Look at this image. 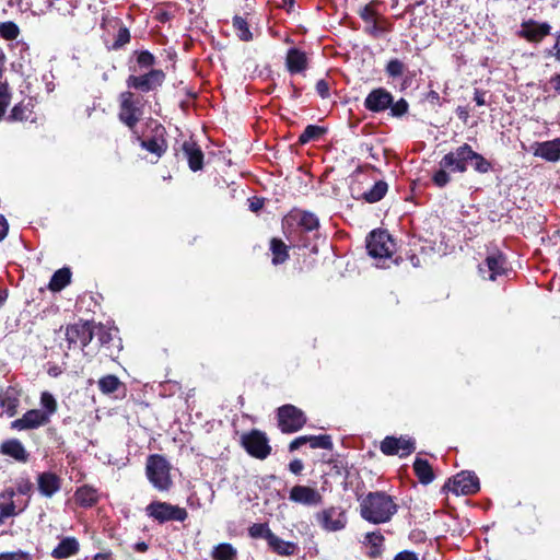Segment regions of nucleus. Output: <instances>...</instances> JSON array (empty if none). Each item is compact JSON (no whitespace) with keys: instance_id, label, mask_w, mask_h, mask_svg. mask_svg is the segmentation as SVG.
<instances>
[{"instance_id":"52","label":"nucleus","mask_w":560,"mask_h":560,"mask_svg":"<svg viewBox=\"0 0 560 560\" xmlns=\"http://www.w3.org/2000/svg\"><path fill=\"white\" fill-rule=\"evenodd\" d=\"M316 92L322 98H328L330 96L329 83L325 79H320L315 85Z\"/></svg>"},{"instance_id":"53","label":"nucleus","mask_w":560,"mask_h":560,"mask_svg":"<svg viewBox=\"0 0 560 560\" xmlns=\"http://www.w3.org/2000/svg\"><path fill=\"white\" fill-rule=\"evenodd\" d=\"M376 15V11L370 5L366 4L361 11H360V18L364 22H370L374 20V16Z\"/></svg>"},{"instance_id":"55","label":"nucleus","mask_w":560,"mask_h":560,"mask_svg":"<svg viewBox=\"0 0 560 560\" xmlns=\"http://www.w3.org/2000/svg\"><path fill=\"white\" fill-rule=\"evenodd\" d=\"M555 44L549 54L552 55L556 60L560 61V31L555 33Z\"/></svg>"},{"instance_id":"15","label":"nucleus","mask_w":560,"mask_h":560,"mask_svg":"<svg viewBox=\"0 0 560 560\" xmlns=\"http://www.w3.org/2000/svg\"><path fill=\"white\" fill-rule=\"evenodd\" d=\"M380 450L386 456L407 457L416 451V442L411 438L388 435L381 442Z\"/></svg>"},{"instance_id":"39","label":"nucleus","mask_w":560,"mask_h":560,"mask_svg":"<svg viewBox=\"0 0 560 560\" xmlns=\"http://www.w3.org/2000/svg\"><path fill=\"white\" fill-rule=\"evenodd\" d=\"M233 28L236 33V36L242 42H250L253 40L254 36L253 33L249 30V24L246 21L245 18L235 15L232 21Z\"/></svg>"},{"instance_id":"49","label":"nucleus","mask_w":560,"mask_h":560,"mask_svg":"<svg viewBox=\"0 0 560 560\" xmlns=\"http://www.w3.org/2000/svg\"><path fill=\"white\" fill-rule=\"evenodd\" d=\"M405 69V63L397 58L390 59L385 66L386 74L393 79L401 77Z\"/></svg>"},{"instance_id":"47","label":"nucleus","mask_w":560,"mask_h":560,"mask_svg":"<svg viewBox=\"0 0 560 560\" xmlns=\"http://www.w3.org/2000/svg\"><path fill=\"white\" fill-rule=\"evenodd\" d=\"M40 405L43 407L42 412H46L48 419L50 420V417L57 412L58 404L56 398L52 394L49 392H43L40 394Z\"/></svg>"},{"instance_id":"48","label":"nucleus","mask_w":560,"mask_h":560,"mask_svg":"<svg viewBox=\"0 0 560 560\" xmlns=\"http://www.w3.org/2000/svg\"><path fill=\"white\" fill-rule=\"evenodd\" d=\"M11 102L10 86L7 81L0 84V121L4 118L7 108Z\"/></svg>"},{"instance_id":"6","label":"nucleus","mask_w":560,"mask_h":560,"mask_svg":"<svg viewBox=\"0 0 560 560\" xmlns=\"http://www.w3.org/2000/svg\"><path fill=\"white\" fill-rule=\"evenodd\" d=\"M118 119L130 130H135L143 116L144 100L132 91H124L119 94Z\"/></svg>"},{"instance_id":"20","label":"nucleus","mask_w":560,"mask_h":560,"mask_svg":"<svg viewBox=\"0 0 560 560\" xmlns=\"http://www.w3.org/2000/svg\"><path fill=\"white\" fill-rule=\"evenodd\" d=\"M49 423L46 412L40 409H30L21 418L11 422V429L23 431L34 430Z\"/></svg>"},{"instance_id":"30","label":"nucleus","mask_w":560,"mask_h":560,"mask_svg":"<svg viewBox=\"0 0 560 560\" xmlns=\"http://www.w3.org/2000/svg\"><path fill=\"white\" fill-rule=\"evenodd\" d=\"M20 405V390L14 386H9L0 394V407L8 417H14Z\"/></svg>"},{"instance_id":"61","label":"nucleus","mask_w":560,"mask_h":560,"mask_svg":"<svg viewBox=\"0 0 560 560\" xmlns=\"http://www.w3.org/2000/svg\"><path fill=\"white\" fill-rule=\"evenodd\" d=\"M8 231H9L8 221L2 214H0V241H2L7 236Z\"/></svg>"},{"instance_id":"64","label":"nucleus","mask_w":560,"mask_h":560,"mask_svg":"<svg viewBox=\"0 0 560 560\" xmlns=\"http://www.w3.org/2000/svg\"><path fill=\"white\" fill-rule=\"evenodd\" d=\"M550 83L552 84L555 91L560 94V72L556 73L551 79Z\"/></svg>"},{"instance_id":"13","label":"nucleus","mask_w":560,"mask_h":560,"mask_svg":"<svg viewBox=\"0 0 560 560\" xmlns=\"http://www.w3.org/2000/svg\"><path fill=\"white\" fill-rule=\"evenodd\" d=\"M456 495H471L480 490V482L477 475L472 471H460L443 487Z\"/></svg>"},{"instance_id":"5","label":"nucleus","mask_w":560,"mask_h":560,"mask_svg":"<svg viewBox=\"0 0 560 560\" xmlns=\"http://www.w3.org/2000/svg\"><path fill=\"white\" fill-rule=\"evenodd\" d=\"M364 108L371 113H383L389 109L393 118H402L409 112V103L400 97L394 102L393 94L385 88L373 89L364 98Z\"/></svg>"},{"instance_id":"35","label":"nucleus","mask_w":560,"mask_h":560,"mask_svg":"<svg viewBox=\"0 0 560 560\" xmlns=\"http://www.w3.org/2000/svg\"><path fill=\"white\" fill-rule=\"evenodd\" d=\"M416 477L421 485H429L434 480L432 466L427 459L417 457L412 465Z\"/></svg>"},{"instance_id":"58","label":"nucleus","mask_w":560,"mask_h":560,"mask_svg":"<svg viewBox=\"0 0 560 560\" xmlns=\"http://www.w3.org/2000/svg\"><path fill=\"white\" fill-rule=\"evenodd\" d=\"M303 469H304V465H303L302 460L299 458L291 460L289 464V470L294 475H300Z\"/></svg>"},{"instance_id":"54","label":"nucleus","mask_w":560,"mask_h":560,"mask_svg":"<svg viewBox=\"0 0 560 560\" xmlns=\"http://www.w3.org/2000/svg\"><path fill=\"white\" fill-rule=\"evenodd\" d=\"M425 101L431 104L432 106H441L442 105V102H441V96L440 94L434 91V90H430L427 94H425Z\"/></svg>"},{"instance_id":"7","label":"nucleus","mask_w":560,"mask_h":560,"mask_svg":"<svg viewBox=\"0 0 560 560\" xmlns=\"http://www.w3.org/2000/svg\"><path fill=\"white\" fill-rule=\"evenodd\" d=\"M145 476L159 491H168L173 485L171 465L161 454H151L147 458Z\"/></svg>"},{"instance_id":"10","label":"nucleus","mask_w":560,"mask_h":560,"mask_svg":"<svg viewBox=\"0 0 560 560\" xmlns=\"http://www.w3.org/2000/svg\"><path fill=\"white\" fill-rule=\"evenodd\" d=\"M145 513L149 517L164 524L167 522H185L188 517V512L185 508L171 504L165 501H152L145 506Z\"/></svg>"},{"instance_id":"32","label":"nucleus","mask_w":560,"mask_h":560,"mask_svg":"<svg viewBox=\"0 0 560 560\" xmlns=\"http://www.w3.org/2000/svg\"><path fill=\"white\" fill-rule=\"evenodd\" d=\"M290 247L291 246L285 244L280 237H271L269 241L271 264L273 266L285 264L290 258Z\"/></svg>"},{"instance_id":"59","label":"nucleus","mask_w":560,"mask_h":560,"mask_svg":"<svg viewBox=\"0 0 560 560\" xmlns=\"http://www.w3.org/2000/svg\"><path fill=\"white\" fill-rule=\"evenodd\" d=\"M262 207H264V199L257 198V197H253L249 199V209L253 212L259 211Z\"/></svg>"},{"instance_id":"51","label":"nucleus","mask_w":560,"mask_h":560,"mask_svg":"<svg viewBox=\"0 0 560 560\" xmlns=\"http://www.w3.org/2000/svg\"><path fill=\"white\" fill-rule=\"evenodd\" d=\"M15 494H23V495H30L33 491V483L30 479H21L16 483V489H14Z\"/></svg>"},{"instance_id":"24","label":"nucleus","mask_w":560,"mask_h":560,"mask_svg":"<svg viewBox=\"0 0 560 560\" xmlns=\"http://www.w3.org/2000/svg\"><path fill=\"white\" fill-rule=\"evenodd\" d=\"M182 151L187 160L188 166L192 172L203 168L205 154L200 145L192 139L186 140L182 144Z\"/></svg>"},{"instance_id":"19","label":"nucleus","mask_w":560,"mask_h":560,"mask_svg":"<svg viewBox=\"0 0 560 560\" xmlns=\"http://www.w3.org/2000/svg\"><path fill=\"white\" fill-rule=\"evenodd\" d=\"M136 138L140 142L142 149L154 154L156 158H161L167 151L166 129L161 124H158L153 128L152 137L142 139L136 133Z\"/></svg>"},{"instance_id":"27","label":"nucleus","mask_w":560,"mask_h":560,"mask_svg":"<svg viewBox=\"0 0 560 560\" xmlns=\"http://www.w3.org/2000/svg\"><path fill=\"white\" fill-rule=\"evenodd\" d=\"M285 67L291 74L304 72L308 68L306 52L296 47L290 48L285 56Z\"/></svg>"},{"instance_id":"36","label":"nucleus","mask_w":560,"mask_h":560,"mask_svg":"<svg viewBox=\"0 0 560 560\" xmlns=\"http://www.w3.org/2000/svg\"><path fill=\"white\" fill-rule=\"evenodd\" d=\"M71 270L68 267H63L54 272L48 283V289L52 292H59L63 290L71 282Z\"/></svg>"},{"instance_id":"34","label":"nucleus","mask_w":560,"mask_h":560,"mask_svg":"<svg viewBox=\"0 0 560 560\" xmlns=\"http://www.w3.org/2000/svg\"><path fill=\"white\" fill-rule=\"evenodd\" d=\"M365 544L369 546L370 550L368 552V557L370 559H377L383 553V545L385 541V537L380 530L370 532L365 534Z\"/></svg>"},{"instance_id":"62","label":"nucleus","mask_w":560,"mask_h":560,"mask_svg":"<svg viewBox=\"0 0 560 560\" xmlns=\"http://www.w3.org/2000/svg\"><path fill=\"white\" fill-rule=\"evenodd\" d=\"M456 115L463 122H466L469 117V110L465 106H458L456 108Z\"/></svg>"},{"instance_id":"50","label":"nucleus","mask_w":560,"mask_h":560,"mask_svg":"<svg viewBox=\"0 0 560 560\" xmlns=\"http://www.w3.org/2000/svg\"><path fill=\"white\" fill-rule=\"evenodd\" d=\"M31 553L16 550V551H5L0 553V560H32Z\"/></svg>"},{"instance_id":"26","label":"nucleus","mask_w":560,"mask_h":560,"mask_svg":"<svg viewBox=\"0 0 560 560\" xmlns=\"http://www.w3.org/2000/svg\"><path fill=\"white\" fill-rule=\"evenodd\" d=\"M0 454L13 458L18 463H27L30 453L18 439H8L0 444Z\"/></svg>"},{"instance_id":"57","label":"nucleus","mask_w":560,"mask_h":560,"mask_svg":"<svg viewBox=\"0 0 560 560\" xmlns=\"http://www.w3.org/2000/svg\"><path fill=\"white\" fill-rule=\"evenodd\" d=\"M307 443V435H301L292 440L289 444V450L291 452L300 448L302 445Z\"/></svg>"},{"instance_id":"56","label":"nucleus","mask_w":560,"mask_h":560,"mask_svg":"<svg viewBox=\"0 0 560 560\" xmlns=\"http://www.w3.org/2000/svg\"><path fill=\"white\" fill-rule=\"evenodd\" d=\"M394 560H419V558L413 551L402 550L394 557Z\"/></svg>"},{"instance_id":"3","label":"nucleus","mask_w":560,"mask_h":560,"mask_svg":"<svg viewBox=\"0 0 560 560\" xmlns=\"http://www.w3.org/2000/svg\"><path fill=\"white\" fill-rule=\"evenodd\" d=\"M136 66L129 67L132 71L126 79L128 91L135 90L141 94L156 92L164 83L166 74L162 69H155V56L149 50H136Z\"/></svg>"},{"instance_id":"45","label":"nucleus","mask_w":560,"mask_h":560,"mask_svg":"<svg viewBox=\"0 0 560 560\" xmlns=\"http://www.w3.org/2000/svg\"><path fill=\"white\" fill-rule=\"evenodd\" d=\"M307 443L312 448H324L331 451L334 447L332 440L329 434L307 435Z\"/></svg>"},{"instance_id":"16","label":"nucleus","mask_w":560,"mask_h":560,"mask_svg":"<svg viewBox=\"0 0 560 560\" xmlns=\"http://www.w3.org/2000/svg\"><path fill=\"white\" fill-rule=\"evenodd\" d=\"M550 34L551 25L548 22H539L533 19L523 21L521 23V30L516 32L520 38L532 44L541 43Z\"/></svg>"},{"instance_id":"14","label":"nucleus","mask_w":560,"mask_h":560,"mask_svg":"<svg viewBox=\"0 0 560 560\" xmlns=\"http://www.w3.org/2000/svg\"><path fill=\"white\" fill-rule=\"evenodd\" d=\"M506 256L499 249L489 254L483 264L479 265L478 270L482 279L495 281L499 276L508 272Z\"/></svg>"},{"instance_id":"11","label":"nucleus","mask_w":560,"mask_h":560,"mask_svg":"<svg viewBox=\"0 0 560 560\" xmlns=\"http://www.w3.org/2000/svg\"><path fill=\"white\" fill-rule=\"evenodd\" d=\"M241 445L248 455L260 460L266 459L272 451L267 434L258 429L242 434Z\"/></svg>"},{"instance_id":"4","label":"nucleus","mask_w":560,"mask_h":560,"mask_svg":"<svg viewBox=\"0 0 560 560\" xmlns=\"http://www.w3.org/2000/svg\"><path fill=\"white\" fill-rule=\"evenodd\" d=\"M358 501L360 516L374 525L390 522L399 508L395 498L383 490L370 491Z\"/></svg>"},{"instance_id":"42","label":"nucleus","mask_w":560,"mask_h":560,"mask_svg":"<svg viewBox=\"0 0 560 560\" xmlns=\"http://www.w3.org/2000/svg\"><path fill=\"white\" fill-rule=\"evenodd\" d=\"M21 34L19 25L13 21L0 23V37L4 40H15Z\"/></svg>"},{"instance_id":"28","label":"nucleus","mask_w":560,"mask_h":560,"mask_svg":"<svg viewBox=\"0 0 560 560\" xmlns=\"http://www.w3.org/2000/svg\"><path fill=\"white\" fill-rule=\"evenodd\" d=\"M77 505L89 509L96 505L101 499L98 489L91 485L78 487L73 494Z\"/></svg>"},{"instance_id":"17","label":"nucleus","mask_w":560,"mask_h":560,"mask_svg":"<svg viewBox=\"0 0 560 560\" xmlns=\"http://www.w3.org/2000/svg\"><path fill=\"white\" fill-rule=\"evenodd\" d=\"M317 524L326 532H338L346 527L347 516L340 506L322 510L315 516Z\"/></svg>"},{"instance_id":"43","label":"nucleus","mask_w":560,"mask_h":560,"mask_svg":"<svg viewBox=\"0 0 560 560\" xmlns=\"http://www.w3.org/2000/svg\"><path fill=\"white\" fill-rule=\"evenodd\" d=\"M272 534L268 523H254L248 527V535L254 539L262 538L268 541Z\"/></svg>"},{"instance_id":"38","label":"nucleus","mask_w":560,"mask_h":560,"mask_svg":"<svg viewBox=\"0 0 560 560\" xmlns=\"http://www.w3.org/2000/svg\"><path fill=\"white\" fill-rule=\"evenodd\" d=\"M388 190V185L385 180H377L371 189L363 192V199L369 203H374L382 200Z\"/></svg>"},{"instance_id":"41","label":"nucleus","mask_w":560,"mask_h":560,"mask_svg":"<svg viewBox=\"0 0 560 560\" xmlns=\"http://www.w3.org/2000/svg\"><path fill=\"white\" fill-rule=\"evenodd\" d=\"M236 557V549L229 542L219 544L212 550L213 560H235Z\"/></svg>"},{"instance_id":"8","label":"nucleus","mask_w":560,"mask_h":560,"mask_svg":"<svg viewBox=\"0 0 560 560\" xmlns=\"http://www.w3.org/2000/svg\"><path fill=\"white\" fill-rule=\"evenodd\" d=\"M276 419L279 430L284 434L300 431L307 422L305 412L292 404L278 407Z\"/></svg>"},{"instance_id":"44","label":"nucleus","mask_w":560,"mask_h":560,"mask_svg":"<svg viewBox=\"0 0 560 560\" xmlns=\"http://www.w3.org/2000/svg\"><path fill=\"white\" fill-rule=\"evenodd\" d=\"M392 30L393 24L384 18L381 21L373 20L372 25L366 27L365 32L372 37L377 38L381 34L389 33Z\"/></svg>"},{"instance_id":"2","label":"nucleus","mask_w":560,"mask_h":560,"mask_svg":"<svg viewBox=\"0 0 560 560\" xmlns=\"http://www.w3.org/2000/svg\"><path fill=\"white\" fill-rule=\"evenodd\" d=\"M283 229L288 241L292 246L310 248L312 254H317L316 244H312L314 240L319 237V219L317 215L307 210L293 209L282 221Z\"/></svg>"},{"instance_id":"37","label":"nucleus","mask_w":560,"mask_h":560,"mask_svg":"<svg viewBox=\"0 0 560 560\" xmlns=\"http://www.w3.org/2000/svg\"><path fill=\"white\" fill-rule=\"evenodd\" d=\"M326 132L327 129L325 127L318 125H307L304 131L300 135L298 143L300 145H304L312 141H318Z\"/></svg>"},{"instance_id":"63","label":"nucleus","mask_w":560,"mask_h":560,"mask_svg":"<svg viewBox=\"0 0 560 560\" xmlns=\"http://www.w3.org/2000/svg\"><path fill=\"white\" fill-rule=\"evenodd\" d=\"M5 61H7V56H5L4 51L2 49H0V84L4 82V81H2V78H3L4 71H5Z\"/></svg>"},{"instance_id":"1","label":"nucleus","mask_w":560,"mask_h":560,"mask_svg":"<svg viewBox=\"0 0 560 560\" xmlns=\"http://www.w3.org/2000/svg\"><path fill=\"white\" fill-rule=\"evenodd\" d=\"M469 166L480 175L488 174L494 168L491 161L464 142L441 158L439 168L432 173V184L436 188H445L452 182V174H465Z\"/></svg>"},{"instance_id":"29","label":"nucleus","mask_w":560,"mask_h":560,"mask_svg":"<svg viewBox=\"0 0 560 560\" xmlns=\"http://www.w3.org/2000/svg\"><path fill=\"white\" fill-rule=\"evenodd\" d=\"M80 551V544L75 537H63L59 544L52 549L50 556L54 559L62 560L75 556Z\"/></svg>"},{"instance_id":"22","label":"nucleus","mask_w":560,"mask_h":560,"mask_svg":"<svg viewBox=\"0 0 560 560\" xmlns=\"http://www.w3.org/2000/svg\"><path fill=\"white\" fill-rule=\"evenodd\" d=\"M289 499L304 505H317L322 502L320 493L311 487L296 485L290 490Z\"/></svg>"},{"instance_id":"60","label":"nucleus","mask_w":560,"mask_h":560,"mask_svg":"<svg viewBox=\"0 0 560 560\" xmlns=\"http://www.w3.org/2000/svg\"><path fill=\"white\" fill-rule=\"evenodd\" d=\"M486 92L485 91H481L479 89H475V92H474V101L476 102V104L478 106H483L486 105Z\"/></svg>"},{"instance_id":"21","label":"nucleus","mask_w":560,"mask_h":560,"mask_svg":"<svg viewBox=\"0 0 560 560\" xmlns=\"http://www.w3.org/2000/svg\"><path fill=\"white\" fill-rule=\"evenodd\" d=\"M14 497L15 491L13 488H5L0 492V526L4 524L7 518L21 513L28 504V502H26L22 509L18 510L13 500Z\"/></svg>"},{"instance_id":"9","label":"nucleus","mask_w":560,"mask_h":560,"mask_svg":"<svg viewBox=\"0 0 560 560\" xmlns=\"http://www.w3.org/2000/svg\"><path fill=\"white\" fill-rule=\"evenodd\" d=\"M366 249L375 259H389L396 249V243L386 230H373L366 237Z\"/></svg>"},{"instance_id":"31","label":"nucleus","mask_w":560,"mask_h":560,"mask_svg":"<svg viewBox=\"0 0 560 560\" xmlns=\"http://www.w3.org/2000/svg\"><path fill=\"white\" fill-rule=\"evenodd\" d=\"M267 545L273 553L282 557L295 556L300 551V547L296 542L285 541L275 533L267 541Z\"/></svg>"},{"instance_id":"33","label":"nucleus","mask_w":560,"mask_h":560,"mask_svg":"<svg viewBox=\"0 0 560 560\" xmlns=\"http://www.w3.org/2000/svg\"><path fill=\"white\" fill-rule=\"evenodd\" d=\"M33 108H34V104L32 103L31 100L27 103L22 101L13 106L9 116L7 117V120L8 121H26V120L34 121L35 118L33 117V114H34Z\"/></svg>"},{"instance_id":"23","label":"nucleus","mask_w":560,"mask_h":560,"mask_svg":"<svg viewBox=\"0 0 560 560\" xmlns=\"http://www.w3.org/2000/svg\"><path fill=\"white\" fill-rule=\"evenodd\" d=\"M61 478L52 471H44L37 476V488L45 498H51L61 489Z\"/></svg>"},{"instance_id":"18","label":"nucleus","mask_w":560,"mask_h":560,"mask_svg":"<svg viewBox=\"0 0 560 560\" xmlns=\"http://www.w3.org/2000/svg\"><path fill=\"white\" fill-rule=\"evenodd\" d=\"M94 335L97 338L100 348L103 350L104 355L116 360L122 349L121 339L115 338L105 325L98 324L95 326Z\"/></svg>"},{"instance_id":"40","label":"nucleus","mask_w":560,"mask_h":560,"mask_svg":"<svg viewBox=\"0 0 560 560\" xmlns=\"http://www.w3.org/2000/svg\"><path fill=\"white\" fill-rule=\"evenodd\" d=\"M98 389L105 394L109 395L118 390L119 387L124 386L120 380L114 374H107L102 376L98 382Z\"/></svg>"},{"instance_id":"25","label":"nucleus","mask_w":560,"mask_h":560,"mask_svg":"<svg viewBox=\"0 0 560 560\" xmlns=\"http://www.w3.org/2000/svg\"><path fill=\"white\" fill-rule=\"evenodd\" d=\"M533 154L548 162L560 160V138L550 141L535 142L532 145Z\"/></svg>"},{"instance_id":"46","label":"nucleus","mask_w":560,"mask_h":560,"mask_svg":"<svg viewBox=\"0 0 560 560\" xmlns=\"http://www.w3.org/2000/svg\"><path fill=\"white\" fill-rule=\"evenodd\" d=\"M131 39L130 31L127 26L120 25L113 44L110 45V50H119L129 44Z\"/></svg>"},{"instance_id":"12","label":"nucleus","mask_w":560,"mask_h":560,"mask_svg":"<svg viewBox=\"0 0 560 560\" xmlns=\"http://www.w3.org/2000/svg\"><path fill=\"white\" fill-rule=\"evenodd\" d=\"M95 326L90 322L80 319L78 323L68 325L65 330L68 349H74L80 346L84 349L94 337Z\"/></svg>"}]
</instances>
